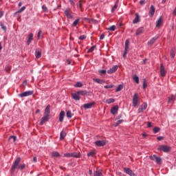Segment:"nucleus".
<instances>
[{
    "label": "nucleus",
    "mask_w": 176,
    "mask_h": 176,
    "mask_svg": "<svg viewBox=\"0 0 176 176\" xmlns=\"http://www.w3.org/2000/svg\"><path fill=\"white\" fill-rule=\"evenodd\" d=\"M157 140H158V141H162V140H164V137L159 136L157 138Z\"/></svg>",
    "instance_id": "052dcab7"
},
{
    "label": "nucleus",
    "mask_w": 176,
    "mask_h": 176,
    "mask_svg": "<svg viewBox=\"0 0 176 176\" xmlns=\"http://www.w3.org/2000/svg\"><path fill=\"white\" fill-rule=\"evenodd\" d=\"M86 38H87L86 35H82L79 36L78 39H80V41H83L86 39Z\"/></svg>",
    "instance_id": "864d4df0"
},
{
    "label": "nucleus",
    "mask_w": 176,
    "mask_h": 176,
    "mask_svg": "<svg viewBox=\"0 0 176 176\" xmlns=\"http://www.w3.org/2000/svg\"><path fill=\"white\" fill-rule=\"evenodd\" d=\"M32 41H34V34L30 33L29 34V38L27 41L28 45H30L32 42Z\"/></svg>",
    "instance_id": "a878e982"
},
{
    "label": "nucleus",
    "mask_w": 176,
    "mask_h": 176,
    "mask_svg": "<svg viewBox=\"0 0 176 176\" xmlns=\"http://www.w3.org/2000/svg\"><path fill=\"white\" fill-rule=\"evenodd\" d=\"M156 10V8H155V6H151V8L149 10V16L150 17H153V15L155 14V11Z\"/></svg>",
    "instance_id": "f3484780"
},
{
    "label": "nucleus",
    "mask_w": 176,
    "mask_h": 176,
    "mask_svg": "<svg viewBox=\"0 0 176 176\" xmlns=\"http://www.w3.org/2000/svg\"><path fill=\"white\" fill-rule=\"evenodd\" d=\"M138 105V94H135L133 98V107H137Z\"/></svg>",
    "instance_id": "6e6552de"
},
{
    "label": "nucleus",
    "mask_w": 176,
    "mask_h": 176,
    "mask_svg": "<svg viewBox=\"0 0 176 176\" xmlns=\"http://www.w3.org/2000/svg\"><path fill=\"white\" fill-rule=\"evenodd\" d=\"M65 116V112L63 111H60L59 116V122H62L64 120V117Z\"/></svg>",
    "instance_id": "393cba45"
},
{
    "label": "nucleus",
    "mask_w": 176,
    "mask_h": 176,
    "mask_svg": "<svg viewBox=\"0 0 176 176\" xmlns=\"http://www.w3.org/2000/svg\"><path fill=\"white\" fill-rule=\"evenodd\" d=\"M65 14L66 17L68 19H73L74 18V13L71 12V10L69 9H66L65 10Z\"/></svg>",
    "instance_id": "0eeeda50"
},
{
    "label": "nucleus",
    "mask_w": 176,
    "mask_h": 176,
    "mask_svg": "<svg viewBox=\"0 0 176 176\" xmlns=\"http://www.w3.org/2000/svg\"><path fill=\"white\" fill-rule=\"evenodd\" d=\"M42 34V30H39L38 33V38L39 39V38H41V34Z\"/></svg>",
    "instance_id": "774afa93"
},
{
    "label": "nucleus",
    "mask_w": 176,
    "mask_h": 176,
    "mask_svg": "<svg viewBox=\"0 0 176 176\" xmlns=\"http://www.w3.org/2000/svg\"><path fill=\"white\" fill-rule=\"evenodd\" d=\"M66 116L69 118V119H71V118H72V112H71V111H68L66 113Z\"/></svg>",
    "instance_id": "a19ab883"
},
{
    "label": "nucleus",
    "mask_w": 176,
    "mask_h": 176,
    "mask_svg": "<svg viewBox=\"0 0 176 176\" xmlns=\"http://www.w3.org/2000/svg\"><path fill=\"white\" fill-rule=\"evenodd\" d=\"M20 162H21V158L20 157L16 158V160H15L14 164L11 168L12 173H14V170L17 168V167L19 166V164H20Z\"/></svg>",
    "instance_id": "f257e3e1"
},
{
    "label": "nucleus",
    "mask_w": 176,
    "mask_h": 176,
    "mask_svg": "<svg viewBox=\"0 0 176 176\" xmlns=\"http://www.w3.org/2000/svg\"><path fill=\"white\" fill-rule=\"evenodd\" d=\"M129 45H130V41L129 40H126V41H125V51H124V54L122 55V57H124V58H125L126 54H127V52L129 50Z\"/></svg>",
    "instance_id": "1a4fd4ad"
},
{
    "label": "nucleus",
    "mask_w": 176,
    "mask_h": 176,
    "mask_svg": "<svg viewBox=\"0 0 176 176\" xmlns=\"http://www.w3.org/2000/svg\"><path fill=\"white\" fill-rule=\"evenodd\" d=\"M109 31H115L116 30V25H111L108 28Z\"/></svg>",
    "instance_id": "c03bdc74"
},
{
    "label": "nucleus",
    "mask_w": 176,
    "mask_h": 176,
    "mask_svg": "<svg viewBox=\"0 0 176 176\" xmlns=\"http://www.w3.org/2000/svg\"><path fill=\"white\" fill-rule=\"evenodd\" d=\"M144 33V28H139L135 32L136 35H141V34Z\"/></svg>",
    "instance_id": "bb28decb"
},
{
    "label": "nucleus",
    "mask_w": 176,
    "mask_h": 176,
    "mask_svg": "<svg viewBox=\"0 0 176 176\" xmlns=\"http://www.w3.org/2000/svg\"><path fill=\"white\" fill-rule=\"evenodd\" d=\"M94 144L96 146H105L107 145V140H98Z\"/></svg>",
    "instance_id": "423d86ee"
},
{
    "label": "nucleus",
    "mask_w": 176,
    "mask_h": 176,
    "mask_svg": "<svg viewBox=\"0 0 176 176\" xmlns=\"http://www.w3.org/2000/svg\"><path fill=\"white\" fill-rule=\"evenodd\" d=\"M176 98V95H172L171 97L168 98V102H171V101H175Z\"/></svg>",
    "instance_id": "72a5a7b5"
},
{
    "label": "nucleus",
    "mask_w": 176,
    "mask_h": 176,
    "mask_svg": "<svg viewBox=\"0 0 176 176\" xmlns=\"http://www.w3.org/2000/svg\"><path fill=\"white\" fill-rule=\"evenodd\" d=\"M78 93L80 96H87V91H78Z\"/></svg>",
    "instance_id": "4c0bfd02"
},
{
    "label": "nucleus",
    "mask_w": 176,
    "mask_h": 176,
    "mask_svg": "<svg viewBox=\"0 0 176 176\" xmlns=\"http://www.w3.org/2000/svg\"><path fill=\"white\" fill-rule=\"evenodd\" d=\"M113 85H105L104 86V89H113Z\"/></svg>",
    "instance_id": "13d9d810"
},
{
    "label": "nucleus",
    "mask_w": 176,
    "mask_h": 176,
    "mask_svg": "<svg viewBox=\"0 0 176 176\" xmlns=\"http://www.w3.org/2000/svg\"><path fill=\"white\" fill-rule=\"evenodd\" d=\"M160 131V128L156 126L153 129V133L154 134H156L157 133H159Z\"/></svg>",
    "instance_id": "37998d69"
},
{
    "label": "nucleus",
    "mask_w": 176,
    "mask_h": 176,
    "mask_svg": "<svg viewBox=\"0 0 176 176\" xmlns=\"http://www.w3.org/2000/svg\"><path fill=\"white\" fill-rule=\"evenodd\" d=\"M150 159L156 162L157 164H160L162 163V158L160 157H157L156 155H151L150 156Z\"/></svg>",
    "instance_id": "20e7f679"
},
{
    "label": "nucleus",
    "mask_w": 176,
    "mask_h": 176,
    "mask_svg": "<svg viewBox=\"0 0 176 176\" xmlns=\"http://www.w3.org/2000/svg\"><path fill=\"white\" fill-rule=\"evenodd\" d=\"M42 9L44 12H47V7H46V6H43Z\"/></svg>",
    "instance_id": "680f3d73"
},
{
    "label": "nucleus",
    "mask_w": 176,
    "mask_h": 176,
    "mask_svg": "<svg viewBox=\"0 0 176 176\" xmlns=\"http://www.w3.org/2000/svg\"><path fill=\"white\" fill-rule=\"evenodd\" d=\"M82 86H83V85H82V82H76V84L75 85V87H82Z\"/></svg>",
    "instance_id": "09e8293b"
},
{
    "label": "nucleus",
    "mask_w": 176,
    "mask_h": 176,
    "mask_svg": "<svg viewBox=\"0 0 176 176\" xmlns=\"http://www.w3.org/2000/svg\"><path fill=\"white\" fill-rule=\"evenodd\" d=\"M94 104H96V102L93 101L89 103L84 104L82 107L84 109H90L94 107Z\"/></svg>",
    "instance_id": "39448f33"
},
{
    "label": "nucleus",
    "mask_w": 176,
    "mask_h": 176,
    "mask_svg": "<svg viewBox=\"0 0 176 176\" xmlns=\"http://www.w3.org/2000/svg\"><path fill=\"white\" fill-rule=\"evenodd\" d=\"M69 2L70 3V5H72L74 6V5H75V3L74 2V0H69Z\"/></svg>",
    "instance_id": "338daca9"
},
{
    "label": "nucleus",
    "mask_w": 176,
    "mask_h": 176,
    "mask_svg": "<svg viewBox=\"0 0 176 176\" xmlns=\"http://www.w3.org/2000/svg\"><path fill=\"white\" fill-rule=\"evenodd\" d=\"M95 49H96V45L91 47L89 50H88L87 53H92V52H94Z\"/></svg>",
    "instance_id": "a18cd8bd"
},
{
    "label": "nucleus",
    "mask_w": 176,
    "mask_h": 176,
    "mask_svg": "<svg viewBox=\"0 0 176 176\" xmlns=\"http://www.w3.org/2000/svg\"><path fill=\"white\" fill-rule=\"evenodd\" d=\"M94 82H96V83H98L99 85H104L105 83V81L104 80H101L100 78H93Z\"/></svg>",
    "instance_id": "4be33fe9"
},
{
    "label": "nucleus",
    "mask_w": 176,
    "mask_h": 176,
    "mask_svg": "<svg viewBox=\"0 0 176 176\" xmlns=\"http://www.w3.org/2000/svg\"><path fill=\"white\" fill-rule=\"evenodd\" d=\"M146 79H144V81H143V89H146Z\"/></svg>",
    "instance_id": "6e6d98bb"
},
{
    "label": "nucleus",
    "mask_w": 176,
    "mask_h": 176,
    "mask_svg": "<svg viewBox=\"0 0 176 176\" xmlns=\"http://www.w3.org/2000/svg\"><path fill=\"white\" fill-rule=\"evenodd\" d=\"M72 98H74V100H75L76 101H79V100H80V96L78 92H77V93H76V94H72Z\"/></svg>",
    "instance_id": "6ab92c4d"
},
{
    "label": "nucleus",
    "mask_w": 176,
    "mask_h": 176,
    "mask_svg": "<svg viewBox=\"0 0 176 176\" xmlns=\"http://www.w3.org/2000/svg\"><path fill=\"white\" fill-rule=\"evenodd\" d=\"M85 20L90 24H97V21L93 19L85 18Z\"/></svg>",
    "instance_id": "cd10ccee"
},
{
    "label": "nucleus",
    "mask_w": 176,
    "mask_h": 176,
    "mask_svg": "<svg viewBox=\"0 0 176 176\" xmlns=\"http://www.w3.org/2000/svg\"><path fill=\"white\" fill-rule=\"evenodd\" d=\"M118 68H119L118 65L113 66L107 71V74H114L116 71H118Z\"/></svg>",
    "instance_id": "4468645a"
},
{
    "label": "nucleus",
    "mask_w": 176,
    "mask_h": 176,
    "mask_svg": "<svg viewBox=\"0 0 176 176\" xmlns=\"http://www.w3.org/2000/svg\"><path fill=\"white\" fill-rule=\"evenodd\" d=\"M44 115H45L47 116H50V104H48L46 107V108L45 109Z\"/></svg>",
    "instance_id": "412c9836"
},
{
    "label": "nucleus",
    "mask_w": 176,
    "mask_h": 176,
    "mask_svg": "<svg viewBox=\"0 0 176 176\" xmlns=\"http://www.w3.org/2000/svg\"><path fill=\"white\" fill-rule=\"evenodd\" d=\"M79 23V19H76L75 21L73 22V27H76Z\"/></svg>",
    "instance_id": "de8ad7c7"
},
{
    "label": "nucleus",
    "mask_w": 176,
    "mask_h": 176,
    "mask_svg": "<svg viewBox=\"0 0 176 176\" xmlns=\"http://www.w3.org/2000/svg\"><path fill=\"white\" fill-rule=\"evenodd\" d=\"M146 108H148V104H146V103H143L140 108L138 109L139 113L144 112Z\"/></svg>",
    "instance_id": "f8f14e48"
},
{
    "label": "nucleus",
    "mask_w": 176,
    "mask_h": 176,
    "mask_svg": "<svg viewBox=\"0 0 176 176\" xmlns=\"http://www.w3.org/2000/svg\"><path fill=\"white\" fill-rule=\"evenodd\" d=\"M170 57L171 58H174V57H175V48L170 50Z\"/></svg>",
    "instance_id": "2f4dec72"
},
{
    "label": "nucleus",
    "mask_w": 176,
    "mask_h": 176,
    "mask_svg": "<svg viewBox=\"0 0 176 176\" xmlns=\"http://www.w3.org/2000/svg\"><path fill=\"white\" fill-rule=\"evenodd\" d=\"M147 126H148V127H152V122H147Z\"/></svg>",
    "instance_id": "69168bd1"
},
{
    "label": "nucleus",
    "mask_w": 176,
    "mask_h": 176,
    "mask_svg": "<svg viewBox=\"0 0 176 176\" xmlns=\"http://www.w3.org/2000/svg\"><path fill=\"white\" fill-rule=\"evenodd\" d=\"M157 38H159V37L155 36V37L152 38L149 41H148L147 45L148 46H152V45H153V43L155 42H156V41H157Z\"/></svg>",
    "instance_id": "a211bd4d"
},
{
    "label": "nucleus",
    "mask_w": 176,
    "mask_h": 176,
    "mask_svg": "<svg viewBox=\"0 0 176 176\" xmlns=\"http://www.w3.org/2000/svg\"><path fill=\"white\" fill-rule=\"evenodd\" d=\"M94 176H102V173L101 170H96V173H94Z\"/></svg>",
    "instance_id": "58836bf2"
},
{
    "label": "nucleus",
    "mask_w": 176,
    "mask_h": 176,
    "mask_svg": "<svg viewBox=\"0 0 176 176\" xmlns=\"http://www.w3.org/2000/svg\"><path fill=\"white\" fill-rule=\"evenodd\" d=\"M50 116H46L44 114V116L41 118V120L40 122V126H43V124H45L47 120H49V117Z\"/></svg>",
    "instance_id": "9d476101"
},
{
    "label": "nucleus",
    "mask_w": 176,
    "mask_h": 176,
    "mask_svg": "<svg viewBox=\"0 0 176 176\" xmlns=\"http://www.w3.org/2000/svg\"><path fill=\"white\" fill-rule=\"evenodd\" d=\"M65 135H67V133H65L64 131H62L60 134V140H64V138H65Z\"/></svg>",
    "instance_id": "c85d7f7f"
},
{
    "label": "nucleus",
    "mask_w": 176,
    "mask_h": 176,
    "mask_svg": "<svg viewBox=\"0 0 176 176\" xmlns=\"http://www.w3.org/2000/svg\"><path fill=\"white\" fill-rule=\"evenodd\" d=\"M72 157H76L77 159H79V157H80V153H72Z\"/></svg>",
    "instance_id": "c756f323"
},
{
    "label": "nucleus",
    "mask_w": 176,
    "mask_h": 176,
    "mask_svg": "<svg viewBox=\"0 0 176 176\" xmlns=\"http://www.w3.org/2000/svg\"><path fill=\"white\" fill-rule=\"evenodd\" d=\"M166 74H167V72L166 71V69L164 68V65H163V64H161L160 74L162 76L164 77V76H166Z\"/></svg>",
    "instance_id": "9b49d317"
},
{
    "label": "nucleus",
    "mask_w": 176,
    "mask_h": 176,
    "mask_svg": "<svg viewBox=\"0 0 176 176\" xmlns=\"http://www.w3.org/2000/svg\"><path fill=\"white\" fill-rule=\"evenodd\" d=\"M100 74H101V75H105V74H107V70L104 69H102L99 71Z\"/></svg>",
    "instance_id": "4d7b16f0"
},
{
    "label": "nucleus",
    "mask_w": 176,
    "mask_h": 176,
    "mask_svg": "<svg viewBox=\"0 0 176 176\" xmlns=\"http://www.w3.org/2000/svg\"><path fill=\"white\" fill-rule=\"evenodd\" d=\"M64 157H72V153H65Z\"/></svg>",
    "instance_id": "5fc2aeb1"
},
{
    "label": "nucleus",
    "mask_w": 176,
    "mask_h": 176,
    "mask_svg": "<svg viewBox=\"0 0 176 176\" xmlns=\"http://www.w3.org/2000/svg\"><path fill=\"white\" fill-rule=\"evenodd\" d=\"M162 24H163V20L162 19V17H160L156 22V27L159 28L162 26Z\"/></svg>",
    "instance_id": "b1692460"
},
{
    "label": "nucleus",
    "mask_w": 176,
    "mask_h": 176,
    "mask_svg": "<svg viewBox=\"0 0 176 176\" xmlns=\"http://www.w3.org/2000/svg\"><path fill=\"white\" fill-rule=\"evenodd\" d=\"M158 151L165 153L170 152V151H171V147L166 145H162L158 148Z\"/></svg>",
    "instance_id": "7ed1b4c3"
},
{
    "label": "nucleus",
    "mask_w": 176,
    "mask_h": 176,
    "mask_svg": "<svg viewBox=\"0 0 176 176\" xmlns=\"http://www.w3.org/2000/svg\"><path fill=\"white\" fill-rule=\"evenodd\" d=\"M27 85H28V81L27 80H25L23 82L21 86H27Z\"/></svg>",
    "instance_id": "bf43d9fd"
},
{
    "label": "nucleus",
    "mask_w": 176,
    "mask_h": 176,
    "mask_svg": "<svg viewBox=\"0 0 176 176\" xmlns=\"http://www.w3.org/2000/svg\"><path fill=\"white\" fill-rule=\"evenodd\" d=\"M6 72H10V67L6 66Z\"/></svg>",
    "instance_id": "e2e57ef3"
},
{
    "label": "nucleus",
    "mask_w": 176,
    "mask_h": 176,
    "mask_svg": "<svg viewBox=\"0 0 176 176\" xmlns=\"http://www.w3.org/2000/svg\"><path fill=\"white\" fill-rule=\"evenodd\" d=\"M123 122V120H119L117 121V122L114 124L115 127H117V126H119V124H120V123H122Z\"/></svg>",
    "instance_id": "8fccbe9b"
},
{
    "label": "nucleus",
    "mask_w": 176,
    "mask_h": 176,
    "mask_svg": "<svg viewBox=\"0 0 176 176\" xmlns=\"http://www.w3.org/2000/svg\"><path fill=\"white\" fill-rule=\"evenodd\" d=\"M124 171L126 174H128V175L134 176V173L129 168H124Z\"/></svg>",
    "instance_id": "dca6fc26"
},
{
    "label": "nucleus",
    "mask_w": 176,
    "mask_h": 176,
    "mask_svg": "<svg viewBox=\"0 0 176 176\" xmlns=\"http://www.w3.org/2000/svg\"><path fill=\"white\" fill-rule=\"evenodd\" d=\"M133 80L135 82V83H137V84H138V83H140V78L138 76H136V75H135L134 76H133Z\"/></svg>",
    "instance_id": "e433bc0d"
},
{
    "label": "nucleus",
    "mask_w": 176,
    "mask_h": 176,
    "mask_svg": "<svg viewBox=\"0 0 176 176\" xmlns=\"http://www.w3.org/2000/svg\"><path fill=\"white\" fill-rule=\"evenodd\" d=\"M135 16V18L133 19V23L137 24L138 23H140V14H138V13H136Z\"/></svg>",
    "instance_id": "aec40b11"
},
{
    "label": "nucleus",
    "mask_w": 176,
    "mask_h": 176,
    "mask_svg": "<svg viewBox=\"0 0 176 176\" xmlns=\"http://www.w3.org/2000/svg\"><path fill=\"white\" fill-rule=\"evenodd\" d=\"M94 155H96V151H90L89 153H87V156L89 157H93V156H94Z\"/></svg>",
    "instance_id": "c9c22d12"
},
{
    "label": "nucleus",
    "mask_w": 176,
    "mask_h": 176,
    "mask_svg": "<svg viewBox=\"0 0 176 176\" xmlns=\"http://www.w3.org/2000/svg\"><path fill=\"white\" fill-rule=\"evenodd\" d=\"M34 94V91H26L25 92L21 93L19 94V97L23 98L24 97H28L30 96H32Z\"/></svg>",
    "instance_id": "f03ea898"
},
{
    "label": "nucleus",
    "mask_w": 176,
    "mask_h": 176,
    "mask_svg": "<svg viewBox=\"0 0 176 176\" xmlns=\"http://www.w3.org/2000/svg\"><path fill=\"white\" fill-rule=\"evenodd\" d=\"M52 156H53L54 157H60L61 155H60L58 152H53L52 153Z\"/></svg>",
    "instance_id": "473e14b6"
},
{
    "label": "nucleus",
    "mask_w": 176,
    "mask_h": 176,
    "mask_svg": "<svg viewBox=\"0 0 176 176\" xmlns=\"http://www.w3.org/2000/svg\"><path fill=\"white\" fill-rule=\"evenodd\" d=\"M118 109H119V106L118 105L114 106L111 109V113H112V115H116V113H118Z\"/></svg>",
    "instance_id": "2eb2a0df"
},
{
    "label": "nucleus",
    "mask_w": 176,
    "mask_h": 176,
    "mask_svg": "<svg viewBox=\"0 0 176 176\" xmlns=\"http://www.w3.org/2000/svg\"><path fill=\"white\" fill-rule=\"evenodd\" d=\"M1 27L3 31H5V32H6L7 31V28L6 26H5V25H3V23H1Z\"/></svg>",
    "instance_id": "3c124183"
},
{
    "label": "nucleus",
    "mask_w": 176,
    "mask_h": 176,
    "mask_svg": "<svg viewBox=\"0 0 176 176\" xmlns=\"http://www.w3.org/2000/svg\"><path fill=\"white\" fill-rule=\"evenodd\" d=\"M122 89H123V85H120L117 87L116 91H120L122 90Z\"/></svg>",
    "instance_id": "603ef678"
},
{
    "label": "nucleus",
    "mask_w": 176,
    "mask_h": 176,
    "mask_svg": "<svg viewBox=\"0 0 176 176\" xmlns=\"http://www.w3.org/2000/svg\"><path fill=\"white\" fill-rule=\"evenodd\" d=\"M35 56L36 58H41L42 56V50H36L35 52Z\"/></svg>",
    "instance_id": "5701e85b"
},
{
    "label": "nucleus",
    "mask_w": 176,
    "mask_h": 176,
    "mask_svg": "<svg viewBox=\"0 0 176 176\" xmlns=\"http://www.w3.org/2000/svg\"><path fill=\"white\" fill-rule=\"evenodd\" d=\"M16 139L17 138H16V136H10L8 139V141H10V142H16Z\"/></svg>",
    "instance_id": "7c9ffc66"
},
{
    "label": "nucleus",
    "mask_w": 176,
    "mask_h": 176,
    "mask_svg": "<svg viewBox=\"0 0 176 176\" xmlns=\"http://www.w3.org/2000/svg\"><path fill=\"white\" fill-rule=\"evenodd\" d=\"M25 10V6H23L21 8H20L18 11L16 12V14L23 13V12Z\"/></svg>",
    "instance_id": "ea45409f"
},
{
    "label": "nucleus",
    "mask_w": 176,
    "mask_h": 176,
    "mask_svg": "<svg viewBox=\"0 0 176 176\" xmlns=\"http://www.w3.org/2000/svg\"><path fill=\"white\" fill-rule=\"evenodd\" d=\"M118 2L117 1V2L115 3L113 8L111 9V12H113V11H114L116 9H118Z\"/></svg>",
    "instance_id": "49530a36"
},
{
    "label": "nucleus",
    "mask_w": 176,
    "mask_h": 176,
    "mask_svg": "<svg viewBox=\"0 0 176 176\" xmlns=\"http://www.w3.org/2000/svg\"><path fill=\"white\" fill-rule=\"evenodd\" d=\"M100 39H105V35L104 34H101L100 36Z\"/></svg>",
    "instance_id": "0e129e2a"
},
{
    "label": "nucleus",
    "mask_w": 176,
    "mask_h": 176,
    "mask_svg": "<svg viewBox=\"0 0 176 176\" xmlns=\"http://www.w3.org/2000/svg\"><path fill=\"white\" fill-rule=\"evenodd\" d=\"M19 170H24L25 168V164H20L18 166Z\"/></svg>",
    "instance_id": "79ce46f5"
},
{
    "label": "nucleus",
    "mask_w": 176,
    "mask_h": 176,
    "mask_svg": "<svg viewBox=\"0 0 176 176\" xmlns=\"http://www.w3.org/2000/svg\"><path fill=\"white\" fill-rule=\"evenodd\" d=\"M105 102L107 104H112V102H115V99H113V98L107 99V100H106Z\"/></svg>",
    "instance_id": "f704fd0d"
},
{
    "label": "nucleus",
    "mask_w": 176,
    "mask_h": 176,
    "mask_svg": "<svg viewBox=\"0 0 176 176\" xmlns=\"http://www.w3.org/2000/svg\"><path fill=\"white\" fill-rule=\"evenodd\" d=\"M85 3H86V1H85V0H80L77 3V6L78 8H80V10H81V12H83L82 6H83V5H85Z\"/></svg>",
    "instance_id": "ddd939ff"
}]
</instances>
